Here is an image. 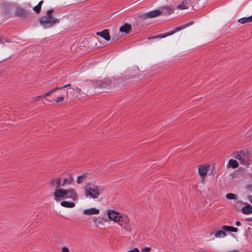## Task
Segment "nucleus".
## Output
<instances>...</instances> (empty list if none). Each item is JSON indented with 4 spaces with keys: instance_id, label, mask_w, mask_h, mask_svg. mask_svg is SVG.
<instances>
[{
    "instance_id": "obj_1",
    "label": "nucleus",
    "mask_w": 252,
    "mask_h": 252,
    "mask_svg": "<svg viewBox=\"0 0 252 252\" xmlns=\"http://www.w3.org/2000/svg\"><path fill=\"white\" fill-rule=\"evenodd\" d=\"M53 12V9H49L45 16L40 18L39 22L44 28H49L53 26L55 23H59L58 20L52 16Z\"/></svg>"
},
{
    "instance_id": "obj_2",
    "label": "nucleus",
    "mask_w": 252,
    "mask_h": 252,
    "mask_svg": "<svg viewBox=\"0 0 252 252\" xmlns=\"http://www.w3.org/2000/svg\"><path fill=\"white\" fill-rule=\"evenodd\" d=\"M74 181V178L71 175L66 177H58L52 179L50 183L53 187H63L65 185H71Z\"/></svg>"
},
{
    "instance_id": "obj_3",
    "label": "nucleus",
    "mask_w": 252,
    "mask_h": 252,
    "mask_svg": "<svg viewBox=\"0 0 252 252\" xmlns=\"http://www.w3.org/2000/svg\"><path fill=\"white\" fill-rule=\"evenodd\" d=\"M100 194V189L97 186L92 184H88L86 185L85 190L86 196H90L92 198L96 199L98 197Z\"/></svg>"
},
{
    "instance_id": "obj_4",
    "label": "nucleus",
    "mask_w": 252,
    "mask_h": 252,
    "mask_svg": "<svg viewBox=\"0 0 252 252\" xmlns=\"http://www.w3.org/2000/svg\"><path fill=\"white\" fill-rule=\"evenodd\" d=\"M233 157L238 160L241 164L247 165L248 164L249 157L247 152H236L233 154Z\"/></svg>"
},
{
    "instance_id": "obj_5",
    "label": "nucleus",
    "mask_w": 252,
    "mask_h": 252,
    "mask_svg": "<svg viewBox=\"0 0 252 252\" xmlns=\"http://www.w3.org/2000/svg\"><path fill=\"white\" fill-rule=\"evenodd\" d=\"M118 223L121 227H123L126 231L131 232L133 224L130 223L129 219L127 216L123 214Z\"/></svg>"
},
{
    "instance_id": "obj_6",
    "label": "nucleus",
    "mask_w": 252,
    "mask_h": 252,
    "mask_svg": "<svg viewBox=\"0 0 252 252\" xmlns=\"http://www.w3.org/2000/svg\"><path fill=\"white\" fill-rule=\"evenodd\" d=\"M118 223L121 227H123L126 231L131 232L133 224L130 223L129 219L127 216L123 214Z\"/></svg>"
},
{
    "instance_id": "obj_7",
    "label": "nucleus",
    "mask_w": 252,
    "mask_h": 252,
    "mask_svg": "<svg viewBox=\"0 0 252 252\" xmlns=\"http://www.w3.org/2000/svg\"><path fill=\"white\" fill-rule=\"evenodd\" d=\"M54 192V199L60 201L61 199H66V189H62V187H55Z\"/></svg>"
},
{
    "instance_id": "obj_8",
    "label": "nucleus",
    "mask_w": 252,
    "mask_h": 252,
    "mask_svg": "<svg viewBox=\"0 0 252 252\" xmlns=\"http://www.w3.org/2000/svg\"><path fill=\"white\" fill-rule=\"evenodd\" d=\"M193 22H190L187 24H185L184 25H183L182 26H180V27H177L176 28H175L174 30L171 31L170 32H167L166 33H164V34H158L156 36H155L154 37V38H164V37H166L168 36H169V35H172L173 34H174V33H175L176 32H178L188 27H189V26H190L191 25L193 24Z\"/></svg>"
},
{
    "instance_id": "obj_9",
    "label": "nucleus",
    "mask_w": 252,
    "mask_h": 252,
    "mask_svg": "<svg viewBox=\"0 0 252 252\" xmlns=\"http://www.w3.org/2000/svg\"><path fill=\"white\" fill-rule=\"evenodd\" d=\"M78 198V194L75 189L73 188L66 189V199H70L73 201H77Z\"/></svg>"
},
{
    "instance_id": "obj_10",
    "label": "nucleus",
    "mask_w": 252,
    "mask_h": 252,
    "mask_svg": "<svg viewBox=\"0 0 252 252\" xmlns=\"http://www.w3.org/2000/svg\"><path fill=\"white\" fill-rule=\"evenodd\" d=\"M107 215L110 220H113L115 222H119L121 217L123 215V214L112 210H107Z\"/></svg>"
},
{
    "instance_id": "obj_11",
    "label": "nucleus",
    "mask_w": 252,
    "mask_h": 252,
    "mask_svg": "<svg viewBox=\"0 0 252 252\" xmlns=\"http://www.w3.org/2000/svg\"><path fill=\"white\" fill-rule=\"evenodd\" d=\"M111 84V81L109 79H105L102 81H98L94 84L95 89H104Z\"/></svg>"
},
{
    "instance_id": "obj_12",
    "label": "nucleus",
    "mask_w": 252,
    "mask_h": 252,
    "mask_svg": "<svg viewBox=\"0 0 252 252\" xmlns=\"http://www.w3.org/2000/svg\"><path fill=\"white\" fill-rule=\"evenodd\" d=\"M161 15V12L159 9L154 10L148 12L143 13L141 15L142 18H153Z\"/></svg>"
},
{
    "instance_id": "obj_13",
    "label": "nucleus",
    "mask_w": 252,
    "mask_h": 252,
    "mask_svg": "<svg viewBox=\"0 0 252 252\" xmlns=\"http://www.w3.org/2000/svg\"><path fill=\"white\" fill-rule=\"evenodd\" d=\"M209 165L204 164L200 165L198 168V173L201 177H205L209 170Z\"/></svg>"
},
{
    "instance_id": "obj_14",
    "label": "nucleus",
    "mask_w": 252,
    "mask_h": 252,
    "mask_svg": "<svg viewBox=\"0 0 252 252\" xmlns=\"http://www.w3.org/2000/svg\"><path fill=\"white\" fill-rule=\"evenodd\" d=\"M83 213L84 215L88 216L97 215L99 214V210L95 208H91L84 210Z\"/></svg>"
},
{
    "instance_id": "obj_15",
    "label": "nucleus",
    "mask_w": 252,
    "mask_h": 252,
    "mask_svg": "<svg viewBox=\"0 0 252 252\" xmlns=\"http://www.w3.org/2000/svg\"><path fill=\"white\" fill-rule=\"evenodd\" d=\"M174 9L170 6L162 7L159 9L161 15H169L174 12Z\"/></svg>"
},
{
    "instance_id": "obj_16",
    "label": "nucleus",
    "mask_w": 252,
    "mask_h": 252,
    "mask_svg": "<svg viewBox=\"0 0 252 252\" xmlns=\"http://www.w3.org/2000/svg\"><path fill=\"white\" fill-rule=\"evenodd\" d=\"M96 34L100 36L103 38L109 41L110 39L109 33L108 30H104L102 32H97Z\"/></svg>"
},
{
    "instance_id": "obj_17",
    "label": "nucleus",
    "mask_w": 252,
    "mask_h": 252,
    "mask_svg": "<svg viewBox=\"0 0 252 252\" xmlns=\"http://www.w3.org/2000/svg\"><path fill=\"white\" fill-rule=\"evenodd\" d=\"M242 212L243 214L246 215L252 214V206L247 203L246 205L242 208Z\"/></svg>"
},
{
    "instance_id": "obj_18",
    "label": "nucleus",
    "mask_w": 252,
    "mask_h": 252,
    "mask_svg": "<svg viewBox=\"0 0 252 252\" xmlns=\"http://www.w3.org/2000/svg\"><path fill=\"white\" fill-rule=\"evenodd\" d=\"M131 30V26L128 24H125L120 28V31L121 32H125L126 33H129Z\"/></svg>"
},
{
    "instance_id": "obj_19",
    "label": "nucleus",
    "mask_w": 252,
    "mask_h": 252,
    "mask_svg": "<svg viewBox=\"0 0 252 252\" xmlns=\"http://www.w3.org/2000/svg\"><path fill=\"white\" fill-rule=\"evenodd\" d=\"M238 162L236 159H230L227 164V167L232 168L234 169L238 167Z\"/></svg>"
},
{
    "instance_id": "obj_20",
    "label": "nucleus",
    "mask_w": 252,
    "mask_h": 252,
    "mask_svg": "<svg viewBox=\"0 0 252 252\" xmlns=\"http://www.w3.org/2000/svg\"><path fill=\"white\" fill-rule=\"evenodd\" d=\"M61 205L62 207H65V208H72L75 207V204L74 203L72 202H68L67 201H63L61 202Z\"/></svg>"
},
{
    "instance_id": "obj_21",
    "label": "nucleus",
    "mask_w": 252,
    "mask_h": 252,
    "mask_svg": "<svg viewBox=\"0 0 252 252\" xmlns=\"http://www.w3.org/2000/svg\"><path fill=\"white\" fill-rule=\"evenodd\" d=\"M222 229L224 231L237 232L238 230V228L231 226L223 225Z\"/></svg>"
},
{
    "instance_id": "obj_22",
    "label": "nucleus",
    "mask_w": 252,
    "mask_h": 252,
    "mask_svg": "<svg viewBox=\"0 0 252 252\" xmlns=\"http://www.w3.org/2000/svg\"><path fill=\"white\" fill-rule=\"evenodd\" d=\"M238 21L242 24L251 22L252 21V15L248 17H243L240 18L238 19Z\"/></svg>"
},
{
    "instance_id": "obj_23",
    "label": "nucleus",
    "mask_w": 252,
    "mask_h": 252,
    "mask_svg": "<svg viewBox=\"0 0 252 252\" xmlns=\"http://www.w3.org/2000/svg\"><path fill=\"white\" fill-rule=\"evenodd\" d=\"M215 237L218 238H224L226 236V233L223 230H219L215 233Z\"/></svg>"
},
{
    "instance_id": "obj_24",
    "label": "nucleus",
    "mask_w": 252,
    "mask_h": 252,
    "mask_svg": "<svg viewBox=\"0 0 252 252\" xmlns=\"http://www.w3.org/2000/svg\"><path fill=\"white\" fill-rule=\"evenodd\" d=\"M226 197L228 199H234L236 200L238 198V196L237 195L232 193H229L226 195Z\"/></svg>"
},
{
    "instance_id": "obj_25",
    "label": "nucleus",
    "mask_w": 252,
    "mask_h": 252,
    "mask_svg": "<svg viewBox=\"0 0 252 252\" xmlns=\"http://www.w3.org/2000/svg\"><path fill=\"white\" fill-rule=\"evenodd\" d=\"M86 177V174H83L79 176L77 178V182L78 184L82 183Z\"/></svg>"
},
{
    "instance_id": "obj_26",
    "label": "nucleus",
    "mask_w": 252,
    "mask_h": 252,
    "mask_svg": "<svg viewBox=\"0 0 252 252\" xmlns=\"http://www.w3.org/2000/svg\"><path fill=\"white\" fill-rule=\"evenodd\" d=\"M54 92H55V90H54V89H53L51 90H50L49 92H48L47 93H46V94H43L42 95L38 96V97H46V96H49L50 95H51L52 94H53Z\"/></svg>"
},
{
    "instance_id": "obj_27",
    "label": "nucleus",
    "mask_w": 252,
    "mask_h": 252,
    "mask_svg": "<svg viewBox=\"0 0 252 252\" xmlns=\"http://www.w3.org/2000/svg\"><path fill=\"white\" fill-rule=\"evenodd\" d=\"M33 10L36 12V13H39V12L41 10V7H40L38 5L35 6L33 8Z\"/></svg>"
},
{
    "instance_id": "obj_28",
    "label": "nucleus",
    "mask_w": 252,
    "mask_h": 252,
    "mask_svg": "<svg viewBox=\"0 0 252 252\" xmlns=\"http://www.w3.org/2000/svg\"><path fill=\"white\" fill-rule=\"evenodd\" d=\"M151 250V248L150 247L142 248L141 249L142 252H150Z\"/></svg>"
},
{
    "instance_id": "obj_29",
    "label": "nucleus",
    "mask_w": 252,
    "mask_h": 252,
    "mask_svg": "<svg viewBox=\"0 0 252 252\" xmlns=\"http://www.w3.org/2000/svg\"><path fill=\"white\" fill-rule=\"evenodd\" d=\"M64 100V97L63 96H59L57 97L56 99L55 100L57 103L63 102Z\"/></svg>"
},
{
    "instance_id": "obj_30",
    "label": "nucleus",
    "mask_w": 252,
    "mask_h": 252,
    "mask_svg": "<svg viewBox=\"0 0 252 252\" xmlns=\"http://www.w3.org/2000/svg\"><path fill=\"white\" fill-rule=\"evenodd\" d=\"M127 252H139V251L138 248H133L132 250L127 251Z\"/></svg>"
},
{
    "instance_id": "obj_31",
    "label": "nucleus",
    "mask_w": 252,
    "mask_h": 252,
    "mask_svg": "<svg viewBox=\"0 0 252 252\" xmlns=\"http://www.w3.org/2000/svg\"><path fill=\"white\" fill-rule=\"evenodd\" d=\"M62 252H69L68 248L63 247L62 248Z\"/></svg>"
},
{
    "instance_id": "obj_32",
    "label": "nucleus",
    "mask_w": 252,
    "mask_h": 252,
    "mask_svg": "<svg viewBox=\"0 0 252 252\" xmlns=\"http://www.w3.org/2000/svg\"><path fill=\"white\" fill-rule=\"evenodd\" d=\"M248 199L251 203H252V195H249L248 196Z\"/></svg>"
},
{
    "instance_id": "obj_33",
    "label": "nucleus",
    "mask_w": 252,
    "mask_h": 252,
    "mask_svg": "<svg viewBox=\"0 0 252 252\" xmlns=\"http://www.w3.org/2000/svg\"><path fill=\"white\" fill-rule=\"evenodd\" d=\"M61 89H63L62 88V87H56L55 88H54V90H55V91L56 92V91L57 90H61Z\"/></svg>"
},
{
    "instance_id": "obj_34",
    "label": "nucleus",
    "mask_w": 252,
    "mask_h": 252,
    "mask_svg": "<svg viewBox=\"0 0 252 252\" xmlns=\"http://www.w3.org/2000/svg\"><path fill=\"white\" fill-rule=\"evenodd\" d=\"M71 86V84H66V85H65L63 86L62 87V88H63V89H64V88H66V87H69V86Z\"/></svg>"
},
{
    "instance_id": "obj_35",
    "label": "nucleus",
    "mask_w": 252,
    "mask_h": 252,
    "mask_svg": "<svg viewBox=\"0 0 252 252\" xmlns=\"http://www.w3.org/2000/svg\"><path fill=\"white\" fill-rule=\"evenodd\" d=\"M43 2V0H41V1H40L38 3V4L37 5H38L40 7H41V6H42V4Z\"/></svg>"
},
{
    "instance_id": "obj_36",
    "label": "nucleus",
    "mask_w": 252,
    "mask_h": 252,
    "mask_svg": "<svg viewBox=\"0 0 252 252\" xmlns=\"http://www.w3.org/2000/svg\"><path fill=\"white\" fill-rule=\"evenodd\" d=\"M236 225L237 226H240L241 225V222L239 221H237L236 222Z\"/></svg>"
},
{
    "instance_id": "obj_37",
    "label": "nucleus",
    "mask_w": 252,
    "mask_h": 252,
    "mask_svg": "<svg viewBox=\"0 0 252 252\" xmlns=\"http://www.w3.org/2000/svg\"><path fill=\"white\" fill-rule=\"evenodd\" d=\"M75 89L76 90V92L77 93H80L81 92V89L78 88L77 87H75Z\"/></svg>"
},
{
    "instance_id": "obj_38",
    "label": "nucleus",
    "mask_w": 252,
    "mask_h": 252,
    "mask_svg": "<svg viewBox=\"0 0 252 252\" xmlns=\"http://www.w3.org/2000/svg\"><path fill=\"white\" fill-rule=\"evenodd\" d=\"M248 221H252V218H248L246 219Z\"/></svg>"
},
{
    "instance_id": "obj_39",
    "label": "nucleus",
    "mask_w": 252,
    "mask_h": 252,
    "mask_svg": "<svg viewBox=\"0 0 252 252\" xmlns=\"http://www.w3.org/2000/svg\"><path fill=\"white\" fill-rule=\"evenodd\" d=\"M229 252H239V251L238 250H233V251H231Z\"/></svg>"
},
{
    "instance_id": "obj_40",
    "label": "nucleus",
    "mask_w": 252,
    "mask_h": 252,
    "mask_svg": "<svg viewBox=\"0 0 252 252\" xmlns=\"http://www.w3.org/2000/svg\"><path fill=\"white\" fill-rule=\"evenodd\" d=\"M75 86L72 87L71 89L73 90H74V91H76V90L75 89Z\"/></svg>"
},
{
    "instance_id": "obj_41",
    "label": "nucleus",
    "mask_w": 252,
    "mask_h": 252,
    "mask_svg": "<svg viewBox=\"0 0 252 252\" xmlns=\"http://www.w3.org/2000/svg\"><path fill=\"white\" fill-rule=\"evenodd\" d=\"M213 234H214V233H213V232H211V233H210V235H211V236H212V235H213Z\"/></svg>"
},
{
    "instance_id": "obj_42",
    "label": "nucleus",
    "mask_w": 252,
    "mask_h": 252,
    "mask_svg": "<svg viewBox=\"0 0 252 252\" xmlns=\"http://www.w3.org/2000/svg\"><path fill=\"white\" fill-rule=\"evenodd\" d=\"M161 252L159 251V252Z\"/></svg>"
}]
</instances>
